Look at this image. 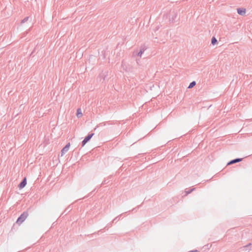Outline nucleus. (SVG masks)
<instances>
[{"label":"nucleus","instance_id":"f257e3e1","mask_svg":"<svg viewBox=\"0 0 252 252\" xmlns=\"http://www.w3.org/2000/svg\"><path fill=\"white\" fill-rule=\"evenodd\" d=\"M29 214L28 212H24L18 218L16 222L18 224H21L28 217Z\"/></svg>","mask_w":252,"mask_h":252},{"label":"nucleus","instance_id":"f03ea898","mask_svg":"<svg viewBox=\"0 0 252 252\" xmlns=\"http://www.w3.org/2000/svg\"><path fill=\"white\" fill-rule=\"evenodd\" d=\"M94 133L89 134L82 142V146L83 147L93 136Z\"/></svg>","mask_w":252,"mask_h":252},{"label":"nucleus","instance_id":"7ed1b4c3","mask_svg":"<svg viewBox=\"0 0 252 252\" xmlns=\"http://www.w3.org/2000/svg\"><path fill=\"white\" fill-rule=\"evenodd\" d=\"M69 147H70V143H67L65 146L63 148V149L61 151V156H63V155L66 153L67 152L68 150H69Z\"/></svg>","mask_w":252,"mask_h":252},{"label":"nucleus","instance_id":"20e7f679","mask_svg":"<svg viewBox=\"0 0 252 252\" xmlns=\"http://www.w3.org/2000/svg\"><path fill=\"white\" fill-rule=\"evenodd\" d=\"M251 245V243H249L246 246L242 247L241 248V251L242 252H249L251 249H250V246Z\"/></svg>","mask_w":252,"mask_h":252},{"label":"nucleus","instance_id":"39448f33","mask_svg":"<svg viewBox=\"0 0 252 252\" xmlns=\"http://www.w3.org/2000/svg\"><path fill=\"white\" fill-rule=\"evenodd\" d=\"M26 184H27V180H26V178H25L23 179V180L22 181V182L18 185V187L20 189H22L25 187Z\"/></svg>","mask_w":252,"mask_h":252},{"label":"nucleus","instance_id":"423d86ee","mask_svg":"<svg viewBox=\"0 0 252 252\" xmlns=\"http://www.w3.org/2000/svg\"><path fill=\"white\" fill-rule=\"evenodd\" d=\"M242 160V158H235L234 159H233V160H231V161H230L227 163V165H230V164H233V163H235L240 162V161H241Z\"/></svg>","mask_w":252,"mask_h":252},{"label":"nucleus","instance_id":"0eeeda50","mask_svg":"<svg viewBox=\"0 0 252 252\" xmlns=\"http://www.w3.org/2000/svg\"><path fill=\"white\" fill-rule=\"evenodd\" d=\"M237 12L240 15H244L246 13V9L245 8H237Z\"/></svg>","mask_w":252,"mask_h":252},{"label":"nucleus","instance_id":"6e6552de","mask_svg":"<svg viewBox=\"0 0 252 252\" xmlns=\"http://www.w3.org/2000/svg\"><path fill=\"white\" fill-rule=\"evenodd\" d=\"M29 20H30V21L32 22V17H26L23 20H22L21 23H24L26 22L27 21H28Z\"/></svg>","mask_w":252,"mask_h":252},{"label":"nucleus","instance_id":"1a4fd4ad","mask_svg":"<svg viewBox=\"0 0 252 252\" xmlns=\"http://www.w3.org/2000/svg\"><path fill=\"white\" fill-rule=\"evenodd\" d=\"M77 117L78 118H80L82 116V113L81 112V110L80 108H78L77 110Z\"/></svg>","mask_w":252,"mask_h":252},{"label":"nucleus","instance_id":"9d476101","mask_svg":"<svg viewBox=\"0 0 252 252\" xmlns=\"http://www.w3.org/2000/svg\"><path fill=\"white\" fill-rule=\"evenodd\" d=\"M145 49L144 48H142L140 49V51L138 53L137 55L138 56L141 57L142 54L145 51Z\"/></svg>","mask_w":252,"mask_h":252},{"label":"nucleus","instance_id":"9b49d317","mask_svg":"<svg viewBox=\"0 0 252 252\" xmlns=\"http://www.w3.org/2000/svg\"><path fill=\"white\" fill-rule=\"evenodd\" d=\"M195 189L194 188H193V189H189V190H188L187 189H186L185 190V192H186V195H188L189 193H190L192 191H193Z\"/></svg>","mask_w":252,"mask_h":252},{"label":"nucleus","instance_id":"f8f14e48","mask_svg":"<svg viewBox=\"0 0 252 252\" xmlns=\"http://www.w3.org/2000/svg\"><path fill=\"white\" fill-rule=\"evenodd\" d=\"M195 84H196V82L195 81H192L189 85L188 88H192L195 85Z\"/></svg>","mask_w":252,"mask_h":252},{"label":"nucleus","instance_id":"ddd939ff","mask_svg":"<svg viewBox=\"0 0 252 252\" xmlns=\"http://www.w3.org/2000/svg\"><path fill=\"white\" fill-rule=\"evenodd\" d=\"M211 42L213 45H215L217 42V40L215 37H213L211 40Z\"/></svg>","mask_w":252,"mask_h":252},{"label":"nucleus","instance_id":"4468645a","mask_svg":"<svg viewBox=\"0 0 252 252\" xmlns=\"http://www.w3.org/2000/svg\"><path fill=\"white\" fill-rule=\"evenodd\" d=\"M122 67L123 68V70L127 71V68H126V64L123 62L122 63Z\"/></svg>","mask_w":252,"mask_h":252},{"label":"nucleus","instance_id":"2eb2a0df","mask_svg":"<svg viewBox=\"0 0 252 252\" xmlns=\"http://www.w3.org/2000/svg\"><path fill=\"white\" fill-rule=\"evenodd\" d=\"M188 252H198V251L196 250H195L190 251Z\"/></svg>","mask_w":252,"mask_h":252}]
</instances>
